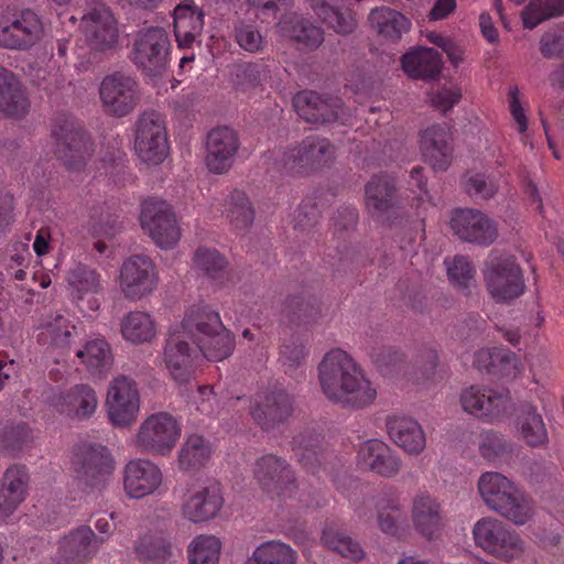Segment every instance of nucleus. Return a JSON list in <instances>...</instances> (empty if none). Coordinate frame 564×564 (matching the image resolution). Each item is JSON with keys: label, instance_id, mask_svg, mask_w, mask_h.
<instances>
[{"label": "nucleus", "instance_id": "obj_1", "mask_svg": "<svg viewBox=\"0 0 564 564\" xmlns=\"http://www.w3.org/2000/svg\"><path fill=\"white\" fill-rule=\"evenodd\" d=\"M322 391L343 409L362 410L377 397V390L350 356L341 349L327 352L318 365Z\"/></svg>", "mask_w": 564, "mask_h": 564}, {"label": "nucleus", "instance_id": "obj_2", "mask_svg": "<svg viewBox=\"0 0 564 564\" xmlns=\"http://www.w3.org/2000/svg\"><path fill=\"white\" fill-rule=\"evenodd\" d=\"M70 469L82 490L100 491L107 487L112 476L115 460L107 446L82 442L73 446Z\"/></svg>", "mask_w": 564, "mask_h": 564}, {"label": "nucleus", "instance_id": "obj_3", "mask_svg": "<svg viewBox=\"0 0 564 564\" xmlns=\"http://www.w3.org/2000/svg\"><path fill=\"white\" fill-rule=\"evenodd\" d=\"M478 490L491 510L514 524H525L532 518L533 509L530 502L503 475L484 474L478 481Z\"/></svg>", "mask_w": 564, "mask_h": 564}, {"label": "nucleus", "instance_id": "obj_4", "mask_svg": "<svg viewBox=\"0 0 564 564\" xmlns=\"http://www.w3.org/2000/svg\"><path fill=\"white\" fill-rule=\"evenodd\" d=\"M170 40L161 26L140 30L132 47V62L144 75L160 77L167 68Z\"/></svg>", "mask_w": 564, "mask_h": 564}, {"label": "nucleus", "instance_id": "obj_5", "mask_svg": "<svg viewBox=\"0 0 564 564\" xmlns=\"http://www.w3.org/2000/svg\"><path fill=\"white\" fill-rule=\"evenodd\" d=\"M365 199L368 213L382 224L391 226L405 216L395 178L386 173L373 175L365 185Z\"/></svg>", "mask_w": 564, "mask_h": 564}, {"label": "nucleus", "instance_id": "obj_6", "mask_svg": "<svg viewBox=\"0 0 564 564\" xmlns=\"http://www.w3.org/2000/svg\"><path fill=\"white\" fill-rule=\"evenodd\" d=\"M53 134L56 139L55 154L68 169L79 171L91 154L89 138L74 118L61 116L56 119Z\"/></svg>", "mask_w": 564, "mask_h": 564}, {"label": "nucleus", "instance_id": "obj_7", "mask_svg": "<svg viewBox=\"0 0 564 564\" xmlns=\"http://www.w3.org/2000/svg\"><path fill=\"white\" fill-rule=\"evenodd\" d=\"M473 533L476 545L505 562L519 557L523 552V541L520 535L497 519L479 520Z\"/></svg>", "mask_w": 564, "mask_h": 564}, {"label": "nucleus", "instance_id": "obj_8", "mask_svg": "<svg viewBox=\"0 0 564 564\" xmlns=\"http://www.w3.org/2000/svg\"><path fill=\"white\" fill-rule=\"evenodd\" d=\"M484 274L489 293L499 301L514 300L524 292L522 270L513 256H491Z\"/></svg>", "mask_w": 564, "mask_h": 564}, {"label": "nucleus", "instance_id": "obj_9", "mask_svg": "<svg viewBox=\"0 0 564 564\" xmlns=\"http://www.w3.org/2000/svg\"><path fill=\"white\" fill-rule=\"evenodd\" d=\"M99 95L105 111L116 118L131 113L141 98L135 78L120 70L104 77Z\"/></svg>", "mask_w": 564, "mask_h": 564}, {"label": "nucleus", "instance_id": "obj_10", "mask_svg": "<svg viewBox=\"0 0 564 564\" xmlns=\"http://www.w3.org/2000/svg\"><path fill=\"white\" fill-rule=\"evenodd\" d=\"M134 149L148 164L158 165L169 153L165 122L156 111L143 112L135 124Z\"/></svg>", "mask_w": 564, "mask_h": 564}, {"label": "nucleus", "instance_id": "obj_11", "mask_svg": "<svg viewBox=\"0 0 564 564\" xmlns=\"http://www.w3.org/2000/svg\"><path fill=\"white\" fill-rule=\"evenodd\" d=\"M140 221L154 243L162 249L173 248L180 240L181 230L175 214L165 200L155 198L144 200Z\"/></svg>", "mask_w": 564, "mask_h": 564}, {"label": "nucleus", "instance_id": "obj_12", "mask_svg": "<svg viewBox=\"0 0 564 564\" xmlns=\"http://www.w3.org/2000/svg\"><path fill=\"white\" fill-rule=\"evenodd\" d=\"M294 412V400L284 389L258 393L249 405L253 423L263 432H271L284 424Z\"/></svg>", "mask_w": 564, "mask_h": 564}, {"label": "nucleus", "instance_id": "obj_13", "mask_svg": "<svg viewBox=\"0 0 564 564\" xmlns=\"http://www.w3.org/2000/svg\"><path fill=\"white\" fill-rule=\"evenodd\" d=\"M44 35L40 17L31 9H24L12 19L0 22V47L28 51Z\"/></svg>", "mask_w": 564, "mask_h": 564}, {"label": "nucleus", "instance_id": "obj_14", "mask_svg": "<svg viewBox=\"0 0 564 564\" xmlns=\"http://www.w3.org/2000/svg\"><path fill=\"white\" fill-rule=\"evenodd\" d=\"M106 404L109 420L113 425H131L140 408L135 381L123 375L116 377L109 384Z\"/></svg>", "mask_w": 564, "mask_h": 564}, {"label": "nucleus", "instance_id": "obj_15", "mask_svg": "<svg viewBox=\"0 0 564 564\" xmlns=\"http://www.w3.org/2000/svg\"><path fill=\"white\" fill-rule=\"evenodd\" d=\"M334 158L335 147L327 139L306 137L284 154V164L293 173L310 174L330 163Z\"/></svg>", "mask_w": 564, "mask_h": 564}, {"label": "nucleus", "instance_id": "obj_16", "mask_svg": "<svg viewBox=\"0 0 564 564\" xmlns=\"http://www.w3.org/2000/svg\"><path fill=\"white\" fill-rule=\"evenodd\" d=\"M449 224L454 235L460 240L480 247H488L498 238L496 221L478 209H457Z\"/></svg>", "mask_w": 564, "mask_h": 564}, {"label": "nucleus", "instance_id": "obj_17", "mask_svg": "<svg viewBox=\"0 0 564 564\" xmlns=\"http://www.w3.org/2000/svg\"><path fill=\"white\" fill-rule=\"evenodd\" d=\"M85 40L90 50L112 52L118 46L119 30L110 10L104 4L91 8L82 18Z\"/></svg>", "mask_w": 564, "mask_h": 564}, {"label": "nucleus", "instance_id": "obj_18", "mask_svg": "<svg viewBox=\"0 0 564 564\" xmlns=\"http://www.w3.org/2000/svg\"><path fill=\"white\" fill-rule=\"evenodd\" d=\"M180 436L176 421L167 413L149 416L137 435L139 447L151 454L165 455L171 452Z\"/></svg>", "mask_w": 564, "mask_h": 564}, {"label": "nucleus", "instance_id": "obj_19", "mask_svg": "<svg viewBox=\"0 0 564 564\" xmlns=\"http://www.w3.org/2000/svg\"><path fill=\"white\" fill-rule=\"evenodd\" d=\"M253 474L260 487L269 495L286 497L291 496L295 488L291 466L276 455L267 454L257 459Z\"/></svg>", "mask_w": 564, "mask_h": 564}, {"label": "nucleus", "instance_id": "obj_20", "mask_svg": "<svg viewBox=\"0 0 564 564\" xmlns=\"http://www.w3.org/2000/svg\"><path fill=\"white\" fill-rule=\"evenodd\" d=\"M358 218L357 209L348 205L340 206L333 216L335 235L344 240L343 243L329 248L325 256L326 262L334 268L335 272L346 273L352 270L356 252L345 242V239L355 231Z\"/></svg>", "mask_w": 564, "mask_h": 564}, {"label": "nucleus", "instance_id": "obj_21", "mask_svg": "<svg viewBox=\"0 0 564 564\" xmlns=\"http://www.w3.org/2000/svg\"><path fill=\"white\" fill-rule=\"evenodd\" d=\"M155 286L154 265L150 258L135 254L127 259L120 271V288L126 297L139 300Z\"/></svg>", "mask_w": 564, "mask_h": 564}, {"label": "nucleus", "instance_id": "obj_22", "mask_svg": "<svg viewBox=\"0 0 564 564\" xmlns=\"http://www.w3.org/2000/svg\"><path fill=\"white\" fill-rule=\"evenodd\" d=\"M297 115L306 122L327 124L341 118L343 105L337 97H323L313 90H303L293 97Z\"/></svg>", "mask_w": 564, "mask_h": 564}, {"label": "nucleus", "instance_id": "obj_23", "mask_svg": "<svg viewBox=\"0 0 564 564\" xmlns=\"http://www.w3.org/2000/svg\"><path fill=\"white\" fill-rule=\"evenodd\" d=\"M238 148V135L232 129L226 126L213 129L206 140L208 170L216 174L226 173L232 165Z\"/></svg>", "mask_w": 564, "mask_h": 564}, {"label": "nucleus", "instance_id": "obj_24", "mask_svg": "<svg viewBox=\"0 0 564 564\" xmlns=\"http://www.w3.org/2000/svg\"><path fill=\"white\" fill-rule=\"evenodd\" d=\"M511 398L508 390L494 391L488 394L479 388L471 386L463 391L460 403L465 412L478 417H499L510 408Z\"/></svg>", "mask_w": 564, "mask_h": 564}, {"label": "nucleus", "instance_id": "obj_25", "mask_svg": "<svg viewBox=\"0 0 564 564\" xmlns=\"http://www.w3.org/2000/svg\"><path fill=\"white\" fill-rule=\"evenodd\" d=\"M161 481L160 469L148 459L130 460L126 465L123 485L131 498L139 499L152 494Z\"/></svg>", "mask_w": 564, "mask_h": 564}, {"label": "nucleus", "instance_id": "obj_26", "mask_svg": "<svg viewBox=\"0 0 564 564\" xmlns=\"http://www.w3.org/2000/svg\"><path fill=\"white\" fill-rule=\"evenodd\" d=\"M420 149L424 161L435 171H446L452 163L453 148L445 126L433 124L425 129L421 134Z\"/></svg>", "mask_w": 564, "mask_h": 564}, {"label": "nucleus", "instance_id": "obj_27", "mask_svg": "<svg viewBox=\"0 0 564 564\" xmlns=\"http://www.w3.org/2000/svg\"><path fill=\"white\" fill-rule=\"evenodd\" d=\"M181 332L170 334L164 348V361L173 379L178 383L188 382L194 372L193 352Z\"/></svg>", "mask_w": 564, "mask_h": 564}, {"label": "nucleus", "instance_id": "obj_28", "mask_svg": "<svg viewBox=\"0 0 564 564\" xmlns=\"http://www.w3.org/2000/svg\"><path fill=\"white\" fill-rule=\"evenodd\" d=\"M105 540V536L95 534L90 527L79 525L59 541L61 557L66 562L88 561L97 553Z\"/></svg>", "mask_w": 564, "mask_h": 564}, {"label": "nucleus", "instance_id": "obj_29", "mask_svg": "<svg viewBox=\"0 0 564 564\" xmlns=\"http://www.w3.org/2000/svg\"><path fill=\"white\" fill-rule=\"evenodd\" d=\"M358 458L361 466L382 477H393L401 468L400 458L379 440L365 442L358 452Z\"/></svg>", "mask_w": 564, "mask_h": 564}, {"label": "nucleus", "instance_id": "obj_30", "mask_svg": "<svg viewBox=\"0 0 564 564\" xmlns=\"http://www.w3.org/2000/svg\"><path fill=\"white\" fill-rule=\"evenodd\" d=\"M403 70L414 79L434 80L437 79L442 68L443 59L438 51L431 47L417 46L401 57Z\"/></svg>", "mask_w": 564, "mask_h": 564}, {"label": "nucleus", "instance_id": "obj_31", "mask_svg": "<svg viewBox=\"0 0 564 564\" xmlns=\"http://www.w3.org/2000/svg\"><path fill=\"white\" fill-rule=\"evenodd\" d=\"M280 33L291 41L315 50L324 42V31L308 18L292 12L282 17L278 23Z\"/></svg>", "mask_w": 564, "mask_h": 564}, {"label": "nucleus", "instance_id": "obj_32", "mask_svg": "<svg viewBox=\"0 0 564 564\" xmlns=\"http://www.w3.org/2000/svg\"><path fill=\"white\" fill-rule=\"evenodd\" d=\"M30 101L17 76L0 65V112L17 119L23 118Z\"/></svg>", "mask_w": 564, "mask_h": 564}, {"label": "nucleus", "instance_id": "obj_33", "mask_svg": "<svg viewBox=\"0 0 564 564\" xmlns=\"http://www.w3.org/2000/svg\"><path fill=\"white\" fill-rule=\"evenodd\" d=\"M204 12L193 2H182L174 9V34L181 47H189L200 35Z\"/></svg>", "mask_w": 564, "mask_h": 564}, {"label": "nucleus", "instance_id": "obj_34", "mask_svg": "<svg viewBox=\"0 0 564 564\" xmlns=\"http://www.w3.org/2000/svg\"><path fill=\"white\" fill-rule=\"evenodd\" d=\"M387 430L390 438L410 454H419L425 447L423 429L411 417H390Z\"/></svg>", "mask_w": 564, "mask_h": 564}, {"label": "nucleus", "instance_id": "obj_35", "mask_svg": "<svg viewBox=\"0 0 564 564\" xmlns=\"http://www.w3.org/2000/svg\"><path fill=\"white\" fill-rule=\"evenodd\" d=\"M413 522L415 529L429 540L437 536L443 528L441 505L427 494L417 496L413 501Z\"/></svg>", "mask_w": 564, "mask_h": 564}, {"label": "nucleus", "instance_id": "obj_36", "mask_svg": "<svg viewBox=\"0 0 564 564\" xmlns=\"http://www.w3.org/2000/svg\"><path fill=\"white\" fill-rule=\"evenodd\" d=\"M192 340L199 352L210 361H221L235 349V337L223 324L219 329L197 334V337Z\"/></svg>", "mask_w": 564, "mask_h": 564}, {"label": "nucleus", "instance_id": "obj_37", "mask_svg": "<svg viewBox=\"0 0 564 564\" xmlns=\"http://www.w3.org/2000/svg\"><path fill=\"white\" fill-rule=\"evenodd\" d=\"M282 315L289 324L310 325L321 316V308L315 296L307 293L289 295L282 308Z\"/></svg>", "mask_w": 564, "mask_h": 564}, {"label": "nucleus", "instance_id": "obj_38", "mask_svg": "<svg viewBox=\"0 0 564 564\" xmlns=\"http://www.w3.org/2000/svg\"><path fill=\"white\" fill-rule=\"evenodd\" d=\"M368 21L380 35L392 41L400 40L411 28V21L404 14L389 7L373 8Z\"/></svg>", "mask_w": 564, "mask_h": 564}, {"label": "nucleus", "instance_id": "obj_39", "mask_svg": "<svg viewBox=\"0 0 564 564\" xmlns=\"http://www.w3.org/2000/svg\"><path fill=\"white\" fill-rule=\"evenodd\" d=\"M223 503L217 489L203 488L184 503L183 513L192 522H204L215 518Z\"/></svg>", "mask_w": 564, "mask_h": 564}, {"label": "nucleus", "instance_id": "obj_40", "mask_svg": "<svg viewBox=\"0 0 564 564\" xmlns=\"http://www.w3.org/2000/svg\"><path fill=\"white\" fill-rule=\"evenodd\" d=\"M76 356L94 376L101 377L107 373L113 365L111 347L101 338L87 341L83 349L76 351Z\"/></svg>", "mask_w": 564, "mask_h": 564}, {"label": "nucleus", "instance_id": "obj_41", "mask_svg": "<svg viewBox=\"0 0 564 564\" xmlns=\"http://www.w3.org/2000/svg\"><path fill=\"white\" fill-rule=\"evenodd\" d=\"M219 314L210 310L205 304L193 305L186 312L182 321V334L191 339L197 337V334L219 329L221 325Z\"/></svg>", "mask_w": 564, "mask_h": 564}, {"label": "nucleus", "instance_id": "obj_42", "mask_svg": "<svg viewBox=\"0 0 564 564\" xmlns=\"http://www.w3.org/2000/svg\"><path fill=\"white\" fill-rule=\"evenodd\" d=\"M62 412L77 417L90 416L97 408L95 390L88 384H76L62 397Z\"/></svg>", "mask_w": 564, "mask_h": 564}, {"label": "nucleus", "instance_id": "obj_43", "mask_svg": "<svg viewBox=\"0 0 564 564\" xmlns=\"http://www.w3.org/2000/svg\"><path fill=\"white\" fill-rule=\"evenodd\" d=\"M517 421L521 435L528 445L540 446L547 441L543 419L530 403L521 404Z\"/></svg>", "mask_w": 564, "mask_h": 564}, {"label": "nucleus", "instance_id": "obj_44", "mask_svg": "<svg viewBox=\"0 0 564 564\" xmlns=\"http://www.w3.org/2000/svg\"><path fill=\"white\" fill-rule=\"evenodd\" d=\"M171 536L162 532L145 534L135 543L134 551L141 561H166L172 556Z\"/></svg>", "mask_w": 564, "mask_h": 564}, {"label": "nucleus", "instance_id": "obj_45", "mask_svg": "<svg viewBox=\"0 0 564 564\" xmlns=\"http://www.w3.org/2000/svg\"><path fill=\"white\" fill-rule=\"evenodd\" d=\"M210 446L199 435H191L181 448L178 464L186 471L197 470L205 466L210 457Z\"/></svg>", "mask_w": 564, "mask_h": 564}, {"label": "nucleus", "instance_id": "obj_46", "mask_svg": "<svg viewBox=\"0 0 564 564\" xmlns=\"http://www.w3.org/2000/svg\"><path fill=\"white\" fill-rule=\"evenodd\" d=\"M295 551L285 543L269 541L258 546L245 564H295Z\"/></svg>", "mask_w": 564, "mask_h": 564}, {"label": "nucleus", "instance_id": "obj_47", "mask_svg": "<svg viewBox=\"0 0 564 564\" xmlns=\"http://www.w3.org/2000/svg\"><path fill=\"white\" fill-rule=\"evenodd\" d=\"M121 333L127 340L141 344L150 341L156 332L150 315L130 312L121 323Z\"/></svg>", "mask_w": 564, "mask_h": 564}, {"label": "nucleus", "instance_id": "obj_48", "mask_svg": "<svg viewBox=\"0 0 564 564\" xmlns=\"http://www.w3.org/2000/svg\"><path fill=\"white\" fill-rule=\"evenodd\" d=\"M322 541L329 550L337 552L343 557L359 561L365 556L360 543L341 530L334 528L324 529Z\"/></svg>", "mask_w": 564, "mask_h": 564}, {"label": "nucleus", "instance_id": "obj_49", "mask_svg": "<svg viewBox=\"0 0 564 564\" xmlns=\"http://www.w3.org/2000/svg\"><path fill=\"white\" fill-rule=\"evenodd\" d=\"M226 216L237 229H248L254 220V209L246 193L235 189L227 199Z\"/></svg>", "mask_w": 564, "mask_h": 564}, {"label": "nucleus", "instance_id": "obj_50", "mask_svg": "<svg viewBox=\"0 0 564 564\" xmlns=\"http://www.w3.org/2000/svg\"><path fill=\"white\" fill-rule=\"evenodd\" d=\"M564 0H531L522 11L523 26L534 29L542 21L562 15Z\"/></svg>", "mask_w": 564, "mask_h": 564}, {"label": "nucleus", "instance_id": "obj_51", "mask_svg": "<svg viewBox=\"0 0 564 564\" xmlns=\"http://www.w3.org/2000/svg\"><path fill=\"white\" fill-rule=\"evenodd\" d=\"M221 542L214 535H199L188 546L189 564H218Z\"/></svg>", "mask_w": 564, "mask_h": 564}, {"label": "nucleus", "instance_id": "obj_52", "mask_svg": "<svg viewBox=\"0 0 564 564\" xmlns=\"http://www.w3.org/2000/svg\"><path fill=\"white\" fill-rule=\"evenodd\" d=\"M195 267L213 280H224L228 262L216 249L199 247L194 253Z\"/></svg>", "mask_w": 564, "mask_h": 564}, {"label": "nucleus", "instance_id": "obj_53", "mask_svg": "<svg viewBox=\"0 0 564 564\" xmlns=\"http://www.w3.org/2000/svg\"><path fill=\"white\" fill-rule=\"evenodd\" d=\"M32 441V431L25 422L11 423L0 430V451L19 453Z\"/></svg>", "mask_w": 564, "mask_h": 564}, {"label": "nucleus", "instance_id": "obj_54", "mask_svg": "<svg viewBox=\"0 0 564 564\" xmlns=\"http://www.w3.org/2000/svg\"><path fill=\"white\" fill-rule=\"evenodd\" d=\"M480 454L490 462H505L511 457L512 445L503 435L489 431L487 432L479 445Z\"/></svg>", "mask_w": 564, "mask_h": 564}, {"label": "nucleus", "instance_id": "obj_55", "mask_svg": "<svg viewBox=\"0 0 564 564\" xmlns=\"http://www.w3.org/2000/svg\"><path fill=\"white\" fill-rule=\"evenodd\" d=\"M270 70L263 63H240L235 66L234 84L237 88L246 89L260 85Z\"/></svg>", "mask_w": 564, "mask_h": 564}, {"label": "nucleus", "instance_id": "obj_56", "mask_svg": "<svg viewBox=\"0 0 564 564\" xmlns=\"http://www.w3.org/2000/svg\"><path fill=\"white\" fill-rule=\"evenodd\" d=\"M449 280L466 294L475 282L474 267L464 256H456L447 267Z\"/></svg>", "mask_w": 564, "mask_h": 564}, {"label": "nucleus", "instance_id": "obj_57", "mask_svg": "<svg viewBox=\"0 0 564 564\" xmlns=\"http://www.w3.org/2000/svg\"><path fill=\"white\" fill-rule=\"evenodd\" d=\"M67 281L79 292H98L100 289L97 272L82 263L76 264L68 271Z\"/></svg>", "mask_w": 564, "mask_h": 564}, {"label": "nucleus", "instance_id": "obj_58", "mask_svg": "<svg viewBox=\"0 0 564 564\" xmlns=\"http://www.w3.org/2000/svg\"><path fill=\"white\" fill-rule=\"evenodd\" d=\"M234 32L235 39L242 50L250 53H258L263 50L264 37L254 25L238 22L235 24Z\"/></svg>", "mask_w": 564, "mask_h": 564}, {"label": "nucleus", "instance_id": "obj_59", "mask_svg": "<svg viewBox=\"0 0 564 564\" xmlns=\"http://www.w3.org/2000/svg\"><path fill=\"white\" fill-rule=\"evenodd\" d=\"M323 435L315 430L306 429L297 433L291 441L292 449L303 460L305 455H315L321 448Z\"/></svg>", "mask_w": 564, "mask_h": 564}, {"label": "nucleus", "instance_id": "obj_60", "mask_svg": "<svg viewBox=\"0 0 564 564\" xmlns=\"http://www.w3.org/2000/svg\"><path fill=\"white\" fill-rule=\"evenodd\" d=\"M324 24L343 36L352 34L358 26L352 11L346 8L344 3L328 17Z\"/></svg>", "mask_w": 564, "mask_h": 564}, {"label": "nucleus", "instance_id": "obj_61", "mask_svg": "<svg viewBox=\"0 0 564 564\" xmlns=\"http://www.w3.org/2000/svg\"><path fill=\"white\" fill-rule=\"evenodd\" d=\"M466 192L475 199H490L498 192V184L482 173L470 175L466 180Z\"/></svg>", "mask_w": 564, "mask_h": 564}, {"label": "nucleus", "instance_id": "obj_62", "mask_svg": "<svg viewBox=\"0 0 564 564\" xmlns=\"http://www.w3.org/2000/svg\"><path fill=\"white\" fill-rule=\"evenodd\" d=\"M44 327L52 338V345L61 348L69 347L70 337L76 329L75 325H70L62 315H56L54 319L46 323Z\"/></svg>", "mask_w": 564, "mask_h": 564}, {"label": "nucleus", "instance_id": "obj_63", "mask_svg": "<svg viewBox=\"0 0 564 564\" xmlns=\"http://www.w3.org/2000/svg\"><path fill=\"white\" fill-rule=\"evenodd\" d=\"M122 229L119 216L109 212L101 213L91 225V232L97 238L113 239Z\"/></svg>", "mask_w": 564, "mask_h": 564}, {"label": "nucleus", "instance_id": "obj_64", "mask_svg": "<svg viewBox=\"0 0 564 564\" xmlns=\"http://www.w3.org/2000/svg\"><path fill=\"white\" fill-rule=\"evenodd\" d=\"M29 475L24 466L13 465L7 469L2 479V487L14 495L25 497Z\"/></svg>", "mask_w": 564, "mask_h": 564}]
</instances>
